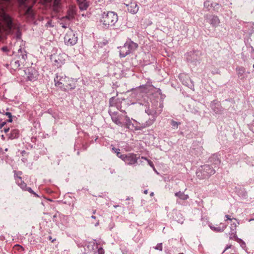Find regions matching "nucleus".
<instances>
[{"mask_svg":"<svg viewBox=\"0 0 254 254\" xmlns=\"http://www.w3.org/2000/svg\"><path fill=\"white\" fill-rule=\"evenodd\" d=\"M19 25L7 14L3 9L0 10V34L3 32L10 34L12 30H17Z\"/></svg>","mask_w":254,"mask_h":254,"instance_id":"obj_1","label":"nucleus"},{"mask_svg":"<svg viewBox=\"0 0 254 254\" xmlns=\"http://www.w3.org/2000/svg\"><path fill=\"white\" fill-rule=\"evenodd\" d=\"M55 85L64 91H68L75 88L77 80L65 76L62 72L57 73L54 78Z\"/></svg>","mask_w":254,"mask_h":254,"instance_id":"obj_2","label":"nucleus"},{"mask_svg":"<svg viewBox=\"0 0 254 254\" xmlns=\"http://www.w3.org/2000/svg\"><path fill=\"white\" fill-rule=\"evenodd\" d=\"M20 10L23 9V14L27 18L33 19L34 13L32 9L35 3V0H18Z\"/></svg>","mask_w":254,"mask_h":254,"instance_id":"obj_3","label":"nucleus"},{"mask_svg":"<svg viewBox=\"0 0 254 254\" xmlns=\"http://www.w3.org/2000/svg\"><path fill=\"white\" fill-rule=\"evenodd\" d=\"M118 16L117 13L113 11L104 12L102 14L101 22L106 26H113L117 22Z\"/></svg>","mask_w":254,"mask_h":254,"instance_id":"obj_4","label":"nucleus"},{"mask_svg":"<svg viewBox=\"0 0 254 254\" xmlns=\"http://www.w3.org/2000/svg\"><path fill=\"white\" fill-rule=\"evenodd\" d=\"M215 173V170L209 165L201 166L199 172H196L197 177L202 179H207Z\"/></svg>","mask_w":254,"mask_h":254,"instance_id":"obj_5","label":"nucleus"},{"mask_svg":"<svg viewBox=\"0 0 254 254\" xmlns=\"http://www.w3.org/2000/svg\"><path fill=\"white\" fill-rule=\"evenodd\" d=\"M118 157L128 165H133L135 164L137 162V160L139 158L137 154L132 153L121 154L120 152H118Z\"/></svg>","mask_w":254,"mask_h":254,"instance_id":"obj_6","label":"nucleus"},{"mask_svg":"<svg viewBox=\"0 0 254 254\" xmlns=\"http://www.w3.org/2000/svg\"><path fill=\"white\" fill-rule=\"evenodd\" d=\"M77 37L75 36L73 31L69 29L66 33L64 38V42L66 45L73 46L77 42Z\"/></svg>","mask_w":254,"mask_h":254,"instance_id":"obj_7","label":"nucleus"},{"mask_svg":"<svg viewBox=\"0 0 254 254\" xmlns=\"http://www.w3.org/2000/svg\"><path fill=\"white\" fill-rule=\"evenodd\" d=\"M66 55L64 53L54 54L51 56L53 64L57 67H61L65 62Z\"/></svg>","mask_w":254,"mask_h":254,"instance_id":"obj_8","label":"nucleus"},{"mask_svg":"<svg viewBox=\"0 0 254 254\" xmlns=\"http://www.w3.org/2000/svg\"><path fill=\"white\" fill-rule=\"evenodd\" d=\"M124 4L127 7L128 12L132 14H136L139 10L138 5L133 0H124Z\"/></svg>","mask_w":254,"mask_h":254,"instance_id":"obj_9","label":"nucleus"},{"mask_svg":"<svg viewBox=\"0 0 254 254\" xmlns=\"http://www.w3.org/2000/svg\"><path fill=\"white\" fill-rule=\"evenodd\" d=\"M27 79L31 81H34L38 78V72L37 70L32 67H29L26 69L25 71Z\"/></svg>","mask_w":254,"mask_h":254,"instance_id":"obj_10","label":"nucleus"},{"mask_svg":"<svg viewBox=\"0 0 254 254\" xmlns=\"http://www.w3.org/2000/svg\"><path fill=\"white\" fill-rule=\"evenodd\" d=\"M78 5L80 10H86L90 4L89 0H77Z\"/></svg>","mask_w":254,"mask_h":254,"instance_id":"obj_11","label":"nucleus"},{"mask_svg":"<svg viewBox=\"0 0 254 254\" xmlns=\"http://www.w3.org/2000/svg\"><path fill=\"white\" fill-rule=\"evenodd\" d=\"M130 53L133 52L138 47V44L131 40L127 41Z\"/></svg>","mask_w":254,"mask_h":254,"instance_id":"obj_12","label":"nucleus"},{"mask_svg":"<svg viewBox=\"0 0 254 254\" xmlns=\"http://www.w3.org/2000/svg\"><path fill=\"white\" fill-rule=\"evenodd\" d=\"M210 23L214 27H217L219 23L220 20L217 16H212L210 20Z\"/></svg>","mask_w":254,"mask_h":254,"instance_id":"obj_13","label":"nucleus"},{"mask_svg":"<svg viewBox=\"0 0 254 254\" xmlns=\"http://www.w3.org/2000/svg\"><path fill=\"white\" fill-rule=\"evenodd\" d=\"M210 228L211 230L217 232H222L226 228V225H223L222 226L215 227L214 226L210 225Z\"/></svg>","mask_w":254,"mask_h":254,"instance_id":"obj_14","label":"nucleus"},{"mask_svg":"<svg viewBox=\"0 0 254 254\" xmlns=\"http://www.w3.org/2000/svg\"><path fill=\"white\" fill-rule=\"evenodd\" d=\"M111 118L113 122L116 125L119 126H121L122 125V123L121 122V118L120 116L113 114L111 115Z\"/></svg>","mask_w":254,"mask_h":254,"instance_id":"obj_15","label":"nucleus"},{"mask_svg":"<svg viewBox=\"0 0 254 254\" xmlns=\"http://www.w3.org/2000/svg\"><path fill=\"white\" fill-rule=\"evenodd\" d=\"M120 54L122 57H125L128 55V51H127L125 44L123 46L120 47Z\"/></svg>","mask_w":254,"mask_h":254,"instance_id":"obj_16","label":"nucleus"},{"mask_svg":"<svg viewBox=\"0 0 254 254\" xmlns=\"http://www.w3.org/2000/svg\"><path fill=\"white\" fill-rule=\"evenodd\" d=\"M19 136V130L17 129H13L11 131V133L9 136V138L13 139L16 138Z\"/></svg>","mask_w":254,"mask_h":254,"instance_id":"obj_17","label":"nucleus"},{"mask_svg":"<svg viewBox=\"0 0 254 254\" xmlns=\"http://www.w3.org/2000/svg\"><path fill=\"white\" fill-rule=\"evenodd\" d=\"M237 74L241 79H244V74L245 72V68L243 67H239L237 69Z\"/></svg>","mask_w":254,"mask_h":254,"instance_id":"obj_18","label":"nucleus"},{"mask_svg":"<svg viewBox=\"0 0 254 254\" xmlns=\"http://www.w3.org/2000/svg\"><path fill=\"white\" fill-rule=\"evenodd\" d=\"M16 183L23 190H26L27 185L21 180V177H18V180H16Z\"/></svg>","mask_w":254,"mask_h":254,"instance_id":"obj_19","label":"nucleus"},{"mask_svg":"<svg viewBox=\"0 0 254 254\" xmlns=\"http://www.w3.org/2000/svg\"><path fill=\"white\" fill-rule=\"evenodd\" d=\"M175 195L182 200H186L189 198L188 194H185L184 192L181 191H179L175 193Z\"/></svg>","mask_w":254,"mask_h":254,"instance_id":"obj_20","label":"nucleus"},{"mask_svg":"<svg viewBox=\"0 0 254 254\" xmlns=\"http://www.w3.org/2000/svg\"><path fill=\"white\" fill-rule=\"evenodd\" d=\"M230 239L231 240H234L236 241H237L238 242H239L240 241H242V240L240 239H239L237 235H236V234H234L233 235H231L230 236Z\"/></svg>","mask_w":254,"mask_h":254,"instance_id":"obj_21","label":"nucleus"},{"mask_svg":"<svg viewBox=\"0 0 254 254\" xmlns=\"http://www.w3.org/2000/svg\"><path fill=\"white\" fill-rule=\"evenodd\" d=\"M25 190H27L30 193L33 194L36 197H38V195L31 189V188L26 187Z\"/></svg>","mask_w":254,"mask_h":254,"instance_id":"obj_22","label":"nucleus"},{"mask_svg":"<svg viewBox=\"0 0 254 254\" xmlns=\"http://www.w3.org/2000/svg\"><path fill=\"white\" fill-rule=\"evenodd\" d=\"M155 249L156 250H159L160 251H162V249H163L162 244V243L158 244L156 245V246L155 247Z\"/></svg>","mask_w":254,"mask_h":254,"instance_id":"obj_23","label":"nucleus"},{"mask_svg":"<svg viewBox=\"0 0 254 254\" xmlns=\"http://www.w3.org/2000/svg\"><path fill=\"white\" fill-rule=\"evenodd\" d=\"M21 174H22L21 172H18L15 173L14 177H15L16 181V180H18V177H21L20 175Z\"/></svg>","mask_w":254,"mask_h":254,"instance_id":"obj_24","label":"nucleus"},{"mask_svg":"<svg viewBox=\"0 0 254 254\" xmlns=\"http://www.w3.org/2000/svg\"><path fill=\"white\" fill-rule=\"evenodd\" d=\"M171 125L173 127H176V128L178 127V126L179 125L178 123L176 122V121H174L173 120H172L171 121Z\"/></svg>","mask_w":254,"mask_h":254,"instance_id":"obj_25","label":"nucleus"},{"mask_svg":"<svg viewBox=\"0 0 254 254\" xmlns=\"http://www.w3.org/2000/svg\"><path fill=\"white\" fill-rule=\"evenodd\" d=\"M14 247L15 248H17V249L18 250V251H23L24 250L23 248L20 246V245H16L14 246Z\"/></svg>","mask_w":254,"mask_h":254,"instance_id":"obj_26","label":"nucleus"},{"mask_svg":"<svg viewBox=\"0 0 254 254\" xmlns=\"http://www.w3.org/2000/svg\"><path fill=\"white\" fill-rule=\"evenodd\" d=\"M60 3V0H54V5L55 6H58Z\"/></svg>","mask_w":254,"mask_h":254,"instance_id":"obj_27","label":"nucleus"},{"mask_svg":"<svg viewBox=\"0 0 254 254\" xmlns=\"http://www.w3.org/2000/svg\"><path fill=\"white\" fill-rule=\"evenodd\" d=\"M98 254H104V250L102 248H100L98 249Z\"/></svg>","mask_w":254,"mask_h":254,"instance_id":"obj_28","label":"nucleus"},{"mask_svg":"<svg viewBox=\"0 0 254 254\" xmlns=\"http://www.w3.org/2000/svg\"><path fill=\"white\" fill-rule=\"evenodd\" d=\"M112 150H113L115 153H116L117 156H118V152H120V149H117V148H116L115 147H113Z\"/></svg>","mask_w":254,"mask_h":254,"instance_id":"obj_29","label":"nucleus"},{"mask_svg":"<svg viewBox=\"0 0 254 254\" xmlns=\"http://www.w3.org/2000/svg\"><path fill=\"white\" fill-rule=\"evenodd\" d=\"M147 162H148V164H149V165L151 167H152V168H154V164H153V162H152V161H151L150 160H148L147 161Z\"/></svg>","mask_w":254,"mask_h":254,"instance_id":"obj_30","label":"nucleus"},{"mask_svg":"<svg viewBox=\"0 0 254 254\" xmlns=\"http://www.w3.org/2000/svg\"><path fill=\"white\" fill-rule=\"evenodd\" d=\"M6 124V122H3L0 124V129H1Z\"/></svg>","mask_w":254,"mask_h":254,"instance_id":"obj_31","label":"nucleus"},{"mask_svg":"<svg viewBox=\"0 0 254 254\" xmlns=\"http://www.w3.org/2000/svg\"><path fill=\"white\" fill-rule=\"evenodd\" d=\"M225 217L227 218L226 220H225V221H227V220H232V218H231V216L229 215H225Z\"/></svg>","mask_w":254,"mask_h":254,"instance_id":"obj_32","label":"nucleus"},{"mask_svg":"<svg viewBox=\"0 0 254 254\" xmlns=\"http://www.w3.org/2000/svg\"><path fill=\"white\" fill-rule=\"evenodd\" d=\"M125 46H126V47L127 48V51H128V54H130V51H129V48H128V46H128V45H127V42L125 43Z\"/></svg>","mask_w":254,"mask_h":254,"instance_id":"obj_33","label":"nucleus"},{"mask_svg":"<svg viewBox=\"0 0 254 254\" xmlns=\"http://www.w3.org/2000/svg\"><path fill=\"white\" fill-rule=\"evenodd\" d=\"M5 115L7 116L8 117H12L11 114L9 112H6L5 113Z\"/></svg>","mask_w":254,"mask_h":254,"instance_id":"obj_34","label":"nucleus"},{"mask_svg":"<svg viewBox=\"0 0 254 254\" xmlns=\"http://www.w3.org/2000/svg\"><path fill=\"white\" fill-rule=\"evenodd\" d=\"M3 130L5 132V133H7V132L9 131V127H7V128H4L3 129Z\"/></svg>","mask_w":254,"mask_h":254,"instance_id":"obj_35","label":"nucleus"},{"mask_svg":"<svg viewBox=\"0 0 254 254\" xmlns=\"http://www.w3.org/2000/svg\"><path fill=\"white\" fill-rule=\"evenodd\" d=\"M114 98L112 97L110 99V106H113V105L112 104V101L114 100Z\"/></svg>","mask_w":254,"mask_h":254,"instance_id":"obj_36","label":"nucleus"},{"mask_svg":"<svg viewBox=\"0 0 254 254\" xmlns=\"http://www.w3.org/2000/svg\"><path fill=\"white\" fill-rule=\"evenodd\" d=\"M66 17H67V18L68 19H70L72 18L73 16V15H68V16H66Z\"/></svg>","mask_w":254,"mask_h":254,"instance_id":"obj_37","label":"nucleus"},{"mask_svg":"<svg viewBox=\"0 0 254 254\" xmlns=\"http://www.w3.org/2000/svg\"><path fill=\"white\" fill-rule=\"evenodd\" d=\"M231 246H232L231 245H230V246H227V247L225 248V250H224V252L225 251H226L227 250H228V249L231 248Z\"/></svg>","mask_w":254,"mask_h":254,"instance_id":"obj_38","label":"nucleus"},{"mask_svg":"<svg viewBox=\"0 0 254 254\" xmlns=\"http://www.w3.org/2000/svg\"><path fill=\"white\" fill-rule=\"evenodd\" d=\"M9 119L7 120V122L11 123L12 121V117H8Z\"/></svg>","mask_w":254,"mask_h":254,"instance_id":"obj_39","label":"nucleus"},{"mask_svg":"<svg viewBox=\"0 0 254 254\" xmlns=\"http://www.w3.org/2000/svg\"><path fill=\"white\" fill-rule=\"evenodd\" d=\"M141 158L143 159H144V160H145L146 161L148 160V159L147 158L145 157H142Z\"/></svg>","mask_w":254,"mask_h":254,"instance_id":"obj_40","label":"nucleus"},{"mask_svg":"<svg viewBox=\"0 0 254 254\" xmlns=\"http://www.w3.org/2000/svg\"><path fill=\"white\" fill-rule=\"evenodd\" d=\"M144 193L145 194H147L148 193V190H144Z\"/></svg>","mask_w":254,"mask_h":254,"instance_id":"obj_41","label":"nucleus"},{"mask_svg":"<svg viewBox=\"0 0 254 254\" xmlns=\"http://www.w3.org/2000/svg\"><path fill=\"white\" fill-rule=\"evenodd\" d=\"M91 218L94 219H96V216H95L94 215H92Z\"/></svg>","mask_w":254,"mask_h":254,"instance_id":"obj_42","label":"nucleus"},{"mask_svg":"<svg viewBox=\"0 0 254 254\" xmlns=\"http://www.w3.org/2000/svg\"><path fill=\"white\" fill-rule=\"evenodd\" d=\"M96 210H93V214H95L96 213Z\"/></svg>","mask_w":254,"mask_h":254,"instance_id":"obj_43","label":"nucleus"},{"mask_svg":"<svg viewBox=\"0 0 254 254\" xmlns=\"http://www.w3.org/2000/svg\"><path fill=\"white\" fill-rule=\"evenodd\" d=\"M240 242L242 243V245H245V243L243 241H240L239 243H240Z\"/></svg>","mask_w":254,"mask_h":254,"instance_id":"obj_44","label":"nucleus"},{"mask_svg":"<svg viewBox=\"0 0 254 254\" xmlns=\"http://www.w3.org/2000/svg\"><path fill=\"white\" fill-rule=\"evenodd\" d=\"M150 195L151 196H153V195H154V193H153V192H152L150 193Z\"/></svg>","mask_w":254,"mask_h":254,"instance_id":"obj_45","label":"nucleus"},{"mask_svg":"<svg viewBox=\"0 0 254 254\" xmlns=\"http://www.w3.org/2000/svg\"><path fill=\"white\" fill-rule=\"evenodd\" d=\"M126 118L127 121L129 120V119L128 117L126 116Z\"/></svg>","mask_w":254,"mask_h":254,"instance_id":"obj_46","label":"nucleus"},{"mask_svg":"<svg viewBox=\"0 0 254 254\" xmlns=\"http://www.w3.org/2000/svg\"><path fill=\"white\" fill-rule=\"evenodd\" d=\"M99 220L97 221V222L96 223V224H95L96 226L99 225Z\"/></svg>","mask_w":254,"mask_h":254,"instance_id":"obj_47","label":"nucleus"},{"mask_svg":"<svg viewBox=\"0 0 254 254\" xmlns=\"http://www.w3.org/2000/svg\"><path fill=\"white\" fill-rule=\"evenodd\" d=\"M252 220H254V219H249V222H251V221H252Z\"/></svg>","mask_w":254,"mask_h":254,"instance_id":"obj_48","label":"nucleus"},{"mask_svg":"<svg viewBox=\"0 0 254 254\" xmlns=\"http://www.w3.org/2000/svg\"><path fill=\"white\" fill-rule=\"evenodd\" d=\"M63 27H64V28H66V26H64V25H63Z\"/></svg>","mask_w":254,"mask_h":254,"instance_id":"obj_49","label":"nucleus"},{"mask_svg":"<svg viewBox=\"0 0 254 254\" xmlns=\"http://www.w3.org/2000/svg\"><path fill=\"white\" fill-rule=\"evenodd\" d=\"M115 207H117L118 206V205H114V206Z\"/></svg>","mask_w":254,"mask_h":254,"instance_id":"obj_50","label":"nucleus"},{"mask_svg":"<svg viewBox=\"0 0 254 254\" xmlns=\"http://www.w3.org/2000/svg\"><path fill=\"white\" fill-rule=\"evenodd\" d=\"M49 239H50V240H51V239H52L51 237H50Z\"/></svg>","mask_w":254,"mask_h":254,"instance_id":"obj_51","label":"nucleus"},{"mask_svg":"<svg viewBox=\"0 0 254 254\" xmlns=\"http://www.w3.org/2000/svg\"><path fill=\"white\" fill-rule=\"evenodd\" d=\"M110 1H114L115 0H110Z\"/></svg>","mask_w":254,"mask_h":254,"instance_id":"obj_52","label":"nucleus"},{"mask_svg":"<svg viewBox=\"0 0 254 254\" xmlns=\"http://www.w3.org/2000/svg\"><path fill=\"white\" fill-rule=\"evenodd\" d=\"M183 254V253H180V254Z\"/></svg>","mask_w":254,"mask_h":254,"instance_id":"obj_53","label":"nucleus"},{"mask_svg":"<svg viewBox=\"0 0 254 254\" xmlns=\"http://www.w3.org/2000/svg\"><path fill=\"white\" fill-rule=\"evenodd\" d=\"M253 67L254 68V64L253 65Z\"/></svg>","mask_w":254,"mask_h":254,"instance_id":"obj_54","label":"nucleus"}]
</instances>
